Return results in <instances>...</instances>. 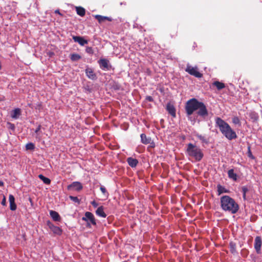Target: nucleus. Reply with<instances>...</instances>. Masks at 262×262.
<instances>
[{
  "label": "nucleus",
  "mask_w": 262,
  "mask_h": 262,
  "mask_svg": "<svg viewBox=\"0 0 262 262\" xmlns=\"http://www.w3.org/2000/svg\"><path fill=\"white\" fill-rule=\"evenodd\" d=\"M185 110L188 116L192 115L195 111H198L197 114L203 118L206 117L208 114L205 105L195 98H192L186 102Z\"/></svg>",
  "instance_id": "obj_1"
},
{
  "label": "nucleus",
  "mask_w": 262,
  "mask_h": 262,
  "mask_svg": "<svg viewBox=\"0 0 262 262\" xmlns=\"http://www.w3.org/2000/svg\"><path fill=\"white\" fill-rule=\"evenodd\" d=\"M220 203L221 208L225 211L232 214L236 213L239 210V206L235 201L228 195L221 197Z\"/></svg>",
  "instance_id": "obj_2"
},
{
  "label": "nucleus",
  "mask_w": 262,
  "mask_h": 262,
  "mask_svg": "<svg viewBox=\"0 0 262 262\" xmlns=\"http://www.w3.org/2000/svg\"><path fill=\"white\" fill-rule=\"evenodd\" d=\"M215 124L216 126L219 128L220 132L227 139L231 140L236 138L235 132L224 120L217 117L215 119Z\"/></svg>",
  "instance_id": "obj_3"
},
{
  "label": "nucleus",
  "mask_w": 262,
  "mask_h": 262,
  "mask_svg": "<svg viewBox=\"0 0 262 262\" xmlns=\"http://www.w3.org/2000/svg\"><path fill=\"white\" fill-rule=\"evenodd\" d=\"M186 151L189 157L196 161H200L204 156L202 149L192 143L188 144Z\"/></svg>",
  "instance_id": "obj_4"
},
{
  "label": "nucleus",
  "mask_w": 262,
  "mask_h": 262,
  "mask_svg": "<svg viewBox=\"0 0 262 262\" xmlns=\"http://www.w3.org/2000/svg\"><path fill=\"white\" fill-rule=\"evenodd\" d=\"M185 71L189 73L190 75L197 78H201L203 76V75L198 71V69L196 67H192L189 64H187Z\"/></svg>",
  "instance_id": "obj_5"
},
{
  "label": "nucleus",
  "mask_w": 262,
  "mask_h": 262,
  "mask_svg": "<svg viewBox=\"0 0 262 262\" xmlns=\"http://www.w3.org/2000/svg\"><path fill=\"white\" fill-rule=\"evenodd\" d=\"M98 62L99 63L100 68L103 70H108L111 68L109 61L106 59H100L98 61Z\"/></svg>",
  "instance_id": "obj_6"
},
{
  "label": "nucleus",
  "mask_w": 262,
  "mask_h": 262,
  "mask_svg": "<svg viewBox=\"0 0 262 262\" xmlns=\"http://www.w3.org/2000/svg\"><path fill=\"white\" fill-rule=\"evenodd\" d=\"M262 241L260 236H256L254 241V248L258 254L261 253Z\"/></svg>",
  "instance_id": "obj_7"
},
{
  "label": "nucleus",
  "mask_w": 262,
  "mask_h": 262,
  "mask_svg": "<svg viewBox=\"0 0 262 262\" xmlns=\"http://www.w3.org/2000/svg\"><path fill=\"white\" fill-rule=\"evenodd\" d=\"M47 225L50 230L55 234L60 235L62 233L61 229L57 227L54 226L52 223L50 221L48 222Z\"/></svg>",
  "instance_id": "obj_8"
},
{
  "label": "nucleus",
  "mask_w": 262,
  "mask_h": 262,
  "mask_svg": "<svg viewBox=\"0 0 262 262\" xmlns=\"http://www.w3.org/2000/svg\"><path fill=\"white\" fill-rule=\"evenodd\" d=\"M82 220L85 221H89L93 225H96V222L94 215L90 212H86L85 216L82 218Z\"/></svg>",
  "instance_id": "obj_9"
},
{
  "label": "nucleus",
  "mask_w": 262,
  "mask_h": 262,
  "mask_svg": "<svg viewBox=\"0 0 262 262\" xmlns=\"http://www.w3.org/2000/svg\"><path fill=\"white\" fill-rule=\"evenodd\" d=\"M68 188V189L79 191L82 189V185L79 182H74L71 185H69Z\"/></svg>",
  "instance_id": "obj_10"
},
{
  "label": "nucleus",
  "mask_w": 262,
  "mask_h": 262,
  "mask_svg": "<svg viewBox=\"0 0 262 262\" xmlns=\"http://www.w3.org/2000/svg\"><path fill=\"white\" fill-rule=\"evenodd\" d=\"M73 39L76 42H78L80 45L83 46L88 43L87 40L84 39L82 37L79 36H73Z\"/></svg>",
  "instance_id": "obj_11"
},
{
  "label": "nucleus",
  "mask_w": 262,
  "mask_h": 262,
  "mask_svg": "<svg viewBox=\"0 0 262 262\" xmlns=\"http://www.w3.org/2000/svg\"><path fill=\"white\" fill-rule=\"evenodd\" d=\"M85 73L86 76L91 79L94 80L96 79V75L94 73V71L90 68H87L85 69Z\"/></svg>",
  "instance_id": "obj_12"
},
{
  "label": "nucleus",
  "mask_w": 262,
  "mask_h": 262,
  "mask_svg": "<svg viewBox=\"0 0 262 262\" xmlns=\"http://www.w3.org/2000/svg\"><path fill=\"white\" fill-rule=\"evenodd\" d=\"M166 110L173 117H176V109L172 104L169 103H168L166 106Z\"/></svg>",
  "instance_id": "obj_13"
},
{
  "label": "nucleus",
  "mask_w": 262,
  "mask_h": 262,
  "mask_svg": "<svg viewBox=\"0 0 262 262\" xmlns=\"http://www.w3.org/2000/svg\"><path fill=\"white\" fill-rule=\"evenodd\" d=\"M95 17L98 20L99 23H101L105 20L110 21H111L112 20V18L111 17L104 16L100 15H95Z\"/></svg>",
  "instance_id": "obj_14"
},
{
  "label": "nucleus",
  "mask_w": 262,
  "mask_h": 262,
  "mask_svg": "<svg viewBox=\"0 0 262 262\" xmlns=\"http://www.w3.org/2000/svg\"><path fill=\"white\" fill-rule=\"evenodd\" d=\"M194 136L197 137L198 139H199L202 143L205 144L208 143L209 140L205 136L200 135L198 133H195Z\"/></svg>",
  "instance_id": "obj_15"
},
{
  "label": "nucleus",
  "mask_w": 262,
  "mask_h": 262,
  "mask_svg": "<svg viewBox=\"0 0 262 262\" xmlns=\"http://www.w3.org/2000/svg\"><path fill=\"white\" fill-rule=\"evenodd\" d=\"M127 162L128 165L132 167H135L138 163V161L136 159L132 157L127 159Z\"/></svg>",
  "instance_id": "obj_16"
},
{
  "label": "nucleus",
  "mask_w": 262,
  "mask_h": 262,
  "mask_svg": "<svg viewBox=\"0 0 262 262\" xmlns=\"http://www.w3.org/2000/svg\"><path fill=\"white\" fill-rule=\"evenodd\" d=\"M141 142L144 144H149L151 142V138L147 137L145 134H142L140 135Z\"/></svg>",
  "instance_id": "obj_17"
},
{
  "label": "nucleus",
  "mask_w": 262,
  "mask_h": 262,
  "mask_svg": "<svg viewBox=\"0 0 262 262\" xmlns=\"http://www.w3.org/2000/svg\"><path fill=\"white\" fill-rule=\"evenodd\" d=\"M96 214L102 217H105L106 215L104 212L103 206L99 207L96 211Z\"/></svg>",
  "instance_id": "obj_18"
},
{
  "label": "nucleus",
  "mask_w": 262,
  "mask_h": 262,
  "mask_svg": "<svg viewBox=\"0 0 262 262\" xmlns=\"http://www.w3.org/2000/svg\"><path fill=\"white\" fill-rule=\"evenodd\" d=\"M217 194L220 195L223 193H228L229 192V191L228 189H226L224 187L222 186V185H217Z\"/></svg>",
  "instance_id": "obj_19"
},
{
  "label": "nucleus",
  "mask_w": 262,
  "mask_h": 262,
  "mask_svg": "<svg viewBox=\"0 0 262 262\" xmlns=\"http://www.w3.org/2000/svg\"><path fill=\"white\" fill-rule=\"evenodd\" d=\"M50 214L54 221H58L60 220V216L57 212L51 210L50 211Z\"/></svg>",
  "instance_id": "obj_20"
},
{
  "label": "nucleus",
  "mask_w": 262,
  "mask_h": 262,
  "mask_svg": "<svg viewBox=\"0 0 262 262\" xmlns=\"http://www.w3.org/2000/svg\"><path fill=\"white\" fill-rule=\"evenodd\" d=\"M228 177L233 180L234 181H236L237 180V174L234 172V170L233 169H230L228 171Z\"/></svg>",
  "instance_id": "obj_21"
},
{
  "label": "nucleus",
  "mask_w": 262,
  "mask_h": 262,
  "mask_svg": "<svg viewBox=\"0 0 262 262\" xmlns=\"http://www.w3.org/2000/svg\"><path fill=\"white\" fill-rule=\"evenodd\" d=\"M76 10L78 15H79L80 16H84L85 14V10L83 8L81 7H76Z\"/></svg>",
  "instance_id": "obj_22"
},
{
  "label": "nucleus",
  "mask_w": 262,
  "mask_h": 262,
  "mask_svg": "<svg viewBox=\"0 0 262 262\" xmlns=\"http://www.w3.org/2000/svg\"><path fill=\"white\" fill-rule=\"evenodd\" d=\"M212 84L215 86L219 90H222L225 87L224 83L218 81H214Z\"/></svg>",
  "instance_id": "obj_23"
},
{
  "label": "nucleus",
  "mask_w": 262,
  "mask_h": 262,
  "mask_svg": "<svg viewBox=\"0 0 262 262\" xmlns=\"http://www.w3.org/2000/svg\"><path fill=\"white\" fill-rule=\"evenodd\" d=\"M20 110L19 108H15L13 111V112L11 114V117L13 118L16 119L18 118V116L20 115Z\"/></svg>",
  "instance_id": "obj_24"
},
{
  "label": "nucleus",
  "mask_w": 262,
  "mask_h": 262,
  "mask_svg": "<svg viewBox=\"0 0 262 262\" xmlns=\"http://www.w3.org/2000/svg\"><path fill=\"white\" fill-rule=\"evenodd\" d=\"M81 57L80 55L77 53H73L71 54L70 58L72 61H78L80 59H81Z\"/></svg>",
  "instance_id": "obj_25"
},
{
  "label": "nucleus",
  "mask_w": 262,
  "mask_h": 262,
  "mask_svg": "<svg viewBox=\"0 0 262 262\" xmlns=\"http://www.w3.org/2000/svg\"><path fill=\"white\" fill-rule=\"evenodd\" d=\"M38 177L46 184H49L50 183V182H51V180L49 178L44 177L42 174H39L38 176Z\"/></svg>",
  "instance_id": "obj_26"
},
{
  "label": "nucleus",
  "mask_w": 262,
  "mask_h": 262,
  "mask_svg": "<svg viewBox=\"0 0 262 262\" xmlns=\"http://www.w3.org/2000/svg\"><path fill=\"white\" fill-rule=\"evenodd\" d=\"M230 250L232 253H233V254L236 253V245L235 243H234L233 242H231L230 243Z\"/></svg>",
  "instance_id": "obj_27"
},
{
  "label": "nucleus",
  "mask_w": 262,
  "mask_h": 262,
  "mask_svg": "<svg viewBox=\"0 0 262 262\" xmlns=\"http://www.w3.org/2000/svg\"><path fill=\"white\" fill-rule=\"evenodd\" d=\"M232 122L234 124L238 125L239 126H240L241 125V121H240L239 118L237 117H236V116H234L232 118Z\"/></svg>",
  "instance_id": "obj_28"
},
{
  "label": "nucleus",
  "mask_w": 262,
  "mask_h": 262,
  "mask_svg": "<svg viewBox=\"0 0 262 262\" xmlns=\"http://www.w3.org/2000/svg\"><path fill=\"white\" fill-rule=\"evenodd\" d=\"M40 128H41V125H39L38 126V127L35 130V133L36 134V138H38L39 139H40Z\"/></svg>",
  "instance_id": "obj_29"
},
{
  "label": "nucleus",
  "mask_w": 262,
  "mask_h": 262,
  "mask_svg": "<svg viewBox=\"0 0 262 262\" xmlns=\"http://www.w3.org/2000/svg\"><path fill=\"white\" fill-rule=\"evenodd\" d=\"M100 190L101 191L102 193H103V194L104 195V196L105 198H108V193L107 192L105 188L103 186H101L100 187Z\"/></svg>",
  "instance_id": "obj_30"
},
{
  "label": "nucleus",
  "mask_w": 262,
  "mask_h": 262,
  "mask_svg": "<svg viewBox=\"0 0 262 262\" xmlns=\"http://www.w3.org/2000/svg\"><path fill=\"white\" fill-rule=\"evenodd\" d=\"M26 148L27 150H33L35 148V145L32 143H29L26 144Z\"/></svg>",
  "instance_id": "obj_31"
},
{
  "label": "nucleus",
  "mask_w": 262,
  "mask_h": 262,
  "mask_svg": "<svg viewBox=\"0 0 262 262\" xmlns=\"http://www.w3.org/2000/svg\"><path fill=\"white\" fill-rule=\"evenodd\" d=\"M69 198L71 200H72V201H73L75 203H77L78 204H79V203H80V201L77 196H73L70 195L69 196Z\"/></svg>",
  "instance_id": "obj_32"
},
{
  "label": "nucleus",
  "mask_w": 262,
  "mask_h": 262,
  "mask_svg": "<svg viewBox=\"0 0 262 262\" xmlns=\"http://www.w3.org/2000/svg\"><path fill=\"white\" fill-rule=\"evenodd\" d=\"M10 208L11 210H15L16 209V205L15 202L13 203H10Z\"/></svg>",
  "instance_id": "obj_33"
},
{
  "label": "nucleus",
  "mask_w": 262,
  "mask_h": 262,
  "mask_svg": "<svg viewBox=\"0 0 262 262\" xmlns=\"http://www.w3.org/2000/svg\"><path fill=\"white\" fill-rule=\"evenodd\" d=\"M85 51L89 54H93V50L92 47H86Z\"/></svg>",
  "instance_id": "obj_34"
},
{
  "label": "nucleus",
  "mask_w": 262,
  "mask_h": 262,
  "mask_svg": "<svg viewBox=\"0 0 262 262\" xmlns=\"http://www.w3.org/2000/svg\"><path fill=\"white\" fill-rule=\"evenodd\" d=\"M9 200L10 203H13L15 202V199L13 195L12 194L9 195Z\"/></svg>",
  "instance_id": "obj_35"
},
{
  "label": "nucleus",
  "mask_w": 262,
  "mask_h": 262,
  "mask_svg": "<svg viewBox=\"0 0 262 262\" xmlns=\"http://www.w3.org/2000/svg\"><path fill=\"white\" fill-rule=\"evenodd\" d=\"M248 157L251 158V159H254V157L253 156V155L252 154L250 147H248Z\"/></svg>",
  "instance_id": "obj_36"
},
{
  "label": "nucleus",
  "mask_w": 262,
  "mask_h": 262,
  "mask_svg": "<svg viewBox=\"0 0 262 262\" xmlns=\"http://www.w3.org/2000/svg\"><path fill=\"white\" fill-rule=\"evenodd\" d=\"M1 203H2V205H3V206L6 205V198H5V196H4L3 199Z\"/></svg>",
  "instance_id": "obj_37"
},
{
  "label": "nucleus",
  "mask_w": 262,
  "mask_h": 262,
  "mask_svg": "<svg viewBox=\"0 0 262 262\" xmlns=\"http://www.w3.org/2000/svg\"><path fill=\"white\" fill-rule=\"evenodd\" d=\"M248 191V189L247 187H243L242 188V192H243V193H246V192H247Z\"/></svg>",
  "instance_id": "obj_38"
},
{
  "label": "nucleus",
  "mask_w": 262,
  "mask_h": 262,
  "mask_svg": "<svg viewBox=\"0 0 262 262\" xmlns=\"http://www.w3.org/2000/svg\"><path fill=\"white\" fill-rule=\"evenodd\" d=\"M92 205L94 207H97L98 206V204L97 203H96L95 201H93L92 203Z\"/></svg>",
  "instance_id": "obj_39"
},
{
  "label": "nucleus",
  "mask_w": 262,
  "mask_h": 262,
  "mask_svg": "<svg viewBox=\"0 0 262 262\" xmlns=\"http://www.w3.org/2000/svg\"><path fill=\"white\" fill-rule=\"evenodd\" d=\"M4 99V97L3 95H0V101H3Z\"/></svg>",
  "instance_id": "obj_40"
},
{
  "label": "nucleus",
  "mask_w": 262,
  "mask_h": 262,
  "mask_svg": "<svg viewBox=\"0 0 262 262\" xmlns=\"http://www.w3.org/2000/svg\"><path fill=\"white\" fill-rule=\"evenodd\" d=\"M147 100H149V101H151L152 100V97H150V96L148 97H147Z\"/></svg>",
  "instance_id": "obj_41"
},
{
  "label": "nucleus",
  "mask_w": 262,
  "mask_h": 262,
  "mask_svg": "<svg viewBox=\"0 0 262 262\" xmlns=\"http://www.w3.org/2000/svg\"><path fill=\"white\" fill-rule=\"evenodd\" d=\"M253 115H254V120H257V118H258V117H257V116L256 115V114H253Z\"/></svg>",
  "instance_id": "obj_42"
},
{
  "label": "nucleus",
  "mask_w": 262,
  "mask_h": 262,
  "mask_svg": "<svg viewBox=\"0 0 262 262\" xmlns=\"http://www.w3.org/2000/svg\"><path fill=\"white\" fill-rule=\"evenodd\" d=\"M3 185L4 183L2 181H0V186H2Z\"/></svg>",
  "instance_id": "obj_43"
},
{
  "label": "nucleus",
  "mask_w": 262,
  "mask_h": 262,
  "mask_svg": "<svg viewBox=\"0 0 262 262\" xmlns=\"http://www.w3.org/2000/svg\"><path fill=\"white\" fill-rule=\"evenodd\" d=\"M55 12L56 13H58V14H60V12H59V11L58 10H56V11H55Z\"/></svg>",
  "instance_id": "obj_44"
},
{
  "label": "nucleus",
  "mask_w": 262,
  "mask_h": 262,
  "mask_svg": "<svg viewBox=\"0 0 262 262\" xmlns=\"http://www.w3.org/2000/svg\"><path fill=\"white\" fill-rule=\"evenodd\" d=\"M243 198L244 199H246V193H243Z\"/></svg>",
  "instance_id": "obj_45"
}]
</instances>
